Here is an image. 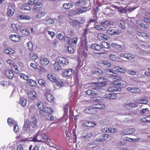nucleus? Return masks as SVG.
I'll return each instance as SVG.
<instances>
[{
	"label": "nucleus",
	"mask_w": 150,
	"mask_h": 150,
	"mask_svg": "<svg viewBox=\"0 0 150 150\" xmlns=\"http://www.w3.org/2000/svg\"><path fill=\"white\" fill-rule=\"evenodd\" d=\"M38 127V120L34 115H32L29 120L26 119L24 122L23 129L25 132H28L32 130L36 129Z\"/></svg>",
	"instance_id": "nucleus-1"
},
{
	"label": "nucleus",
	"mask_w": 150,
	"mask_h": 150,
	"mask_svg": "<svg viewBox=\"0 0 150 150\" xmlns=\"http://www.w3.org/2000/svg\"><path fill=\"white\" fill-rule=\"evenodd\" d=\"M122 87L120 82L117 83H113L111 86L108 88L107 90L109 92L120 91L122 90L121 88Z\"/></svg>",
	"instance_id": "nucleus-2"
},
{
	"label": "nucleus",
	"mask_w": 150,
	"mask_h": 150,
	"mask_svg": "<svg viewBox=\"0 0 150 150\" xmlns=\"http://www.w3.org/2000/svg\"><path fill=\"white\" fill-rule=\"evenodd\" d=\"M85 21L84 18L78 17L75 18L72 21L70 22V24L71 25L76 26L77 25L83 23Z\"/></svg>",
	"instance_id": "nucleus-3"
},
{
	"label": "nucleus",
	"mask_w": 150,
	"mask_h": 150,
	"mask_svg": "<svg viewBox=\"0 0 150 150\" xmlns=\"http://www.w3.org/2000/svg\"><path fill=\"white\" fill-rule=\"evenodd\" d=\"M84 111L86 113L90 114H96L97 112L93 105L90 107H87L84 110Z\"/></svg>",
	"instance_id": "nucleus-4"
},
{
	"label": "nucleus",
	"mask_w": 150,
	"mask_h": 150,
	"mask_svg": "<svg viewBox=\"0 0 150 150\" xmlns=\"http://www.w3.org/2000/svg\"><path fill=\"white\" fill-rule=\"evenodd\" d=\"M57 60L58 62L64 65L67 66L69 63L68 60L64 57H58L57 59Z\"/></svg>",
	"instance_id": "nucleus-5"
},
{
	"label": "nucleus",
	"mask_w": 150,
	"mask_h": 150,
	"mask_svg": "<svg viewBox=\"0 0 150 150\" xmlns=\"http://www.w3.org/2000/svg\"><path fill=\"white\" fill-rule=\"evenodd\" d=\"M121 32L120 30L117 29H112L108 30L107 31V33L110 35H117L119 34Z\"/></svg>",
	"instance_id": "nucleus-6"
},
{
	"label": "nucleus",
	"mask_w": 150,
	"mask_h": 150,
	"mask_svg": "<svg viewBox=\"0 0 150 150\" xmlns=\"http://www.w3.org/2000/svg\"><path fill=\"white\" fill-rule=\"evenodd\" d=\"M108 70L109 72H112V74H110V75L111 76H110L111 78L112 79H114V80H113L114 82L120 81L121 80V78L117 75L116 73H114L113 71H112V70L108 69Z\"/></svg>",
	"instance_id": "nucleus-7"
},
{
	"label": "nucleus",
	"mask_w": 150,
	"mask_h": 150,
	"mask_svg": "<svg viewBox=\"0 0 150 150\" xmlns=\"http://www.w3.org/2000/svg\"><path fill=\"white\" fill-rule=\"evenodd\" d=\"M17 17L18 20H29L31 19L30 17L25 13L18 14Z\"/></svg>",
	"instance_id": "nucleus-8"
},
{
	"label": "nucleus",
	"mask_w": 150,
	"mask_h": 150,
	"mask_svg": "<svg viewBox=\"0 0 150 150\" xmlns=\"http://www.w3.org/2000/svg\"><path fill=\"white\" fill-rule=\"evenodd\" d=\"M104 86V83L103 82H100L98 83L97 82L93 83L91 84V87L93 89H96L99 88V87L103 86Z\"/></svg>",
	"instance_id": "nucleus-9"
},
{
	"label": "nucleus",
	"mask_w": 150,
	"mask_h": 150,
	"mask_svg": "<svg viewBox=\"0 0 150 150\" xmlns=\"http://www.w3.org/2000/svg\"><path fill=\"white\" fill-rule=\"evenodd\" d=\"M117 97V94L116 93H107L103 96L104 98L110 100L116 99Z\"/></svg>",
	"instance_id": "nucleus-10"
},
{
	"label": "nucleus",
	"mask_w": 150,
	"mask_h": 150,
	"mask_svg": "<svg viewBox=\"0 0 150 150\" xmlns=\"http://www.w3.org/2000/svg\"><path fill=\"white\" fill-rule=\"evenodd\" d=\"M127 90L133 93H139L141 92V90L140 88L135 87H128L127 88Z\"/></svg>",
	"instance_id": "nucleus-11"
},
{
	"label": "nucleus",
	"mask_w": 150,
	"mask_h": 150,
	"mask_svg": "<svg viewBox=\"0 0 150 150\" xmlns=\"http://www.w3.org/2000/svg\"><path fill=\"white\" fill-rule=\"evenodd\" d=\"M39 63L42 66H45L49 63V61L47 58L41 57L39 59Z\"/></svg>",
	"instance_id": "nucleus-12"
},
{
	"label": "nucleus",
	"mask_w": 150,
	"mask_h": 150,
	"mask_svg": "<svg viewBox=\"0 0 150 150\" xmlns=\"http://www.w3.org/2000/svg\"><path fill=\"white\" fill-rule=\"evenodd\" d=\"M74 73V71L71 69H66L62 73L63 75L65 76H70Z\"/></svg>",
	"instance_id": "nucleus-13"
},
{
	"label": "nucleus",
	"mask_w": 150,
	"mask_h": 150,
	"mask_svg": "<svg viewBox=\"0 0 150 150\" xmlns=\"http://www.w3.org/2000/svg\"><path fill=\"white\" fill-rule=\"evenodd\" d=\"M9 38L15 42H18L21 40V37L18 35H9Z\"/></svg>",
	"instance_id": "nucleus-14"
},
{
	"label": "nucleus",
	"mask_w": 150,
	"mask_h": 150,
	"mask_svg": "<svg viewBox=\"0 0 150 150\" xmlns=\"http://www.w3.org/2000/svg\"><path fill=\"white\" fill-rule=\"evenodd\" d=\"M97 38L100 40H105L108 39L109 37L104 34L99 33L98 35Z\"/></svg>",
	"instance_id": "nucleus-15"
},
{
	"label": "nucleus",
	"mask_w": 150,
	"mask_h": 150,
	"mask_svg": "<svg viewBox=\"0 0 150 150\" xmlns=\"http://www.w3.org/2000/svg\"><path fill=\"white\" fill-rule=\"evenodd\" d=\"M5 74V76L10 79H12L14 77V75L12 71L9 69L6 70Z\"/></svg>",
	"instance_id": "nucleus-16"
},
{
	"label": "nucleus",
	"mask_w": 150,
	"mask_h": 150,
	"mask_svg": "<svg viewBox=\"0 0 150 150\" xmlns=\"http://www.w3.org/2000/svg\"><path fill=\"white\" fill-rule=\"evenodd\" d=\"M86 8H82L80 9H77L74 11V14L75 15L79 14L87 11Z\"/></svg>",
	"instance_id": "nucleus-17"
},
{
	"label": "nucleus",
	"mask_w": 150,
	"mask_h": 150,
	"mask_svg": "<svg viewBox=\"0 0 150 150\" xmlns=\"http://www.w3.org/2000/svg\"><path fill=\"white\" fill-rule=\"evenodd\" d=\"M14 13V9L12 6H9L8 8L7 15L9 16H12Z\"/></svg>",
	"instance_id": "nucleus-18"
},
{
	"label": "nucleus",
	"mask_w": 150,
	"mask_h": 150,
	"mask_svg": "<svg viewBox=\"0 0 150 150\" xmlns=\"http://www.w3.org/2000/svg\"><path fill=\"white\" fill-rule=\"evenodd\" d=\"M28 95L29 98L32 99H35L37 96L36 93L34 91H30L28 93Z\"/></svg>",
	"instance_id": "nucleus-19"
},
{
	"label": "nucleus",
	"mask_w": 150,
	"mask_h": 150,
	"mask_svg": "<svg viewBox=\"0 0 150 150\" xmlns=\"http://www.w3.org/2000/svg\"><path fill=\"white\" fill-rule=\"evenodd\" d=\"M96 110L103 109L105 107V105L102 103H98L93 105Z\"/></svg>",
	"instance_id": "nucleus-20"
},
{
	"label": "nucleus",
	"mask_w": 150,
	"mask_h": 150,
	"mask_svg": "<svg viewBox=\"0 0 150 150\" xmlns=\"http://www.w3.org/2000/svg\"><path fill=\"white\" fill-rule=\"evenodd\" d=\"M120 56L121 57H124L129 60L132 59L134 57L132 55L127 53L121 54H120Z\"/></svg>",
	"instance_id": "nucleus-21"
},
{
	"label": "nucleus",
	"mask_w": 150,
	"mask_h": 150,
	"mask_svg": "<svg viewBox=\"0 0 150 150\" xmlns=\"http://www.w3.org/2000/svg\"><path fill=\"white\" fill-rule=\"evenodd\" d=\"M91 48L97 51H100L102 49L101 45L97 44H93L91 45Z\"/></svg>",
	"instance_id": "nucleus-22"
},
{
	"label": "nucleus",
	"mask_w": 150,
	"mask_h": 150,
	"mask_svg": "<svg viewBox=\"0 0 150 150\" xmlns=\"http://www.w3.org/2000/svg\"><path fill=\"white\" fill-rule=\"evenodd\" d=\"M46 15L45 12L43 11H40L38 12L35 16V17L36 19H42L43 17Z\"/></svg>",
	"instance_id": "nucleus-23"
},
{
	"label": "nucleus",
	"mask_w": 150,
	"mask_h": 150,
	"mask_svg": "<svg viewBox=\"0 0 150 150\" xmlns=\"http://www.w3.org/2000/svg\"><path fill=\"white\" fill-rule=\"evenodd\" d=\"M86 4V0H79L75 4V5L77 6L82 7L84 6Z\"/></svg>",
	"instance_id": "nucleus-24"
},
{
	"label": "nucleus",
	"mask_w": 150,
	"mask_h": 150,
	"mask_svg": "<svg viewBox=\"0 0 150 150\" xmlns=\"http://www.w3.org/2000/svg\"><path fill=\"white\" fill-rule=\"evenodd\" d=\"M105 23H104L103 24H102L103 25H98L96 26L95 28L98 30H101L103 31L106 30L107 28L106 27L104 26Z\"/></svg>",
	"instance_id": "nucleus-25"
},
{
	"label": "nucleus",
	"mask_w": 150,
	"mask_h": 150,
	"mask_svg": "<svg viewBox=\"0 0 150 150\" xmlns=\"http://www.w3.org/2000/svg\"><path fill=\"white\" fill-rule=\"evenodd\" d=\"M136 102L140 104H146L148 102V101L146 98H142L140 100H137Z\"/></svg>",
	"instance_id": "nucleus-26"
},
{
	"label": "nucleus",
	"mask_w": 150,
	"mask_h": 150,
	"mask_svg": "<svg viewBox=\"0 0 150 150\" xmlns=\"http://www.w3.org/2000/svg\"><path fill=\"white\" fill-rule=\"evenodd\" d=\"M53 67L54 69L57 71H59L62 69V67L57 62H55L53 65Z\"/></svg>",
	"instance_id": "nucleus-27"
},
{
	"label": "nucleus",
	"mask_w": 150,
	"mask_h": 150,
	"mask_svg": "<svg viewBox=\"0 0 150 150\" xmlns=\"http://www.w3.org/2000/svg\"><path fill=\"white\" fill-rule=\"evenodd\" d=\"M47 77L51 81L54 83L57 82V79L54 75L51 74H49L47 75Z\"/></svg>",
	"instance_id": "nucleus-28"
},
{
	"label": "nucleus",
	"mask_w": 150,
	"mask_h": 150,
	"mask_svg": "<svg viewBox=\"0 0 150 150\" xmlns=\"http://www.w3.org/2000/svg\"><path fill=\"white\" fill-rule=\"evenodd\" d=\"M11 68L12 70L15 73L18 74L19 73V70H18V67L14 63L11 66Z\"/></svg>",
	"instance_id": "nucleus-29"
},
{
	"label": "nucleus",
	"mask_w": 150,
	"mask_h": 150,
	"mask_svg": "<svg viewBox=\"0 0 150 150\" xmlns=\"http://www.w3.org/2000/svg\"><path fill=\"white\" fill-rule=\"evenodd\" d=\"M117 129L115 128L109 127L108 128H106V132L110 133H114L117 132Z\"/></svg>",
	"instance_id": "nucleus-30"
},
{
	"label": "nucleus",
	"mask_w": 150,
	"mask_h": 150,
	"mask_svg": "<svg viewBox=\"0 0 150 150\" xmlns=\"http://www.w3.org/2000/svg\"><path fill=\"white\" fill-rule=\"evenodd\" d=\"M86 93L88 95L95 96H97V94L94 91L91 90H88L85 91Z\"/></svg>",
	"instance_id": "nucleus-31"
},
{
	"label": "nucleus",
	"mask_w": 150,
	"mask_h": 150,
	"mask_svg": "<svg viewBox=\"0 0 150 150\" xmlns=\"http://www.w3.org/2000/svg\"><path fill=\"white\" fill-rule=\"evenodd\" d=\"M73 5L71 3H68L64 4L63 5V8L65 9H68L72 8Z\"/></svg>",
	"instance_id": "nucleus-32"
},
{
	"label": "nucleus",
	"mask_w": 150,
	"mask_h": 150,
	"mask_svg": "<svg viewBox=\"0 0 150 150\" xmlns=\"http://www.w3.org/2000/svg\"><path fill=\"white\" fill-rule=\"evenodd\" d=\"M43 109L44 110L46 113L51 114L53 112V110L50 108L48 107H43Z\"/></svg>",
	"instance_id": "nucleus-33"
},
{
	"label": "nucleus",
	"mask_w": 150,
	"mask_h": 150,
	"mask_svg": "<svg viewBox=\"0 0 150 150\" xmlns=\"http://www.w3.org/2000/svg\"><path fill=\"white\" fill-rule=\"evenodd\" d=\"M125 21L120 20L118 21V25L120 28L124 29L125 28Z\"/></svg>",
	"instance_id": "nucleus-34"
},
{
	"label": "nucleus",
	"mask_w": 150,
	"mask_h": 150,
	"mask_svg": "<svg viewBox=\"0 0 150 150\" xmlns=\"http://www.w3.org/2000/svg\"><path fill=\"white\" fill-rule=\"evenodd\" d=\"M47 100L49 102H52L54 101V98L50 94H47V96H45Z\"/></svg>",
	"instance_id": "nucleus-35"
},
{
	"label": "nucleus",
	"mask_w": 150,
	"mask_h": 150,
	"mask_svg": "<svg viewBox=\"0 0 150 150\" xmlns=\"http://www.w3.org/2000/svg\"><path fill=\"white\" fill-rule=\"evenodd\" d=\"M114 69L115 71H117L120 72L125 73L126 72L125 69L122 68L118 66L115 67Z\"/></svg>",
	"instance_id": "nucleus-36"
},
{
	"label": "nucleus",
	"mask_w": 150,
	"mask_h": 150,
	"mask_svg": "<svg viewBox=\"0 0 150 150\" xmlns=\"http://www.w3.org/2000/svg\"><path fill=\"white\" fill-rule=\"evenodd\" d=\"M30 58L31 60L34 61L36 60L38 58V56L37 54L33 53H31L30 54Z\"/></svg>",
	"instance_id": "nucleus-37"
},
{
	"label": "nucleus",
	"mask_w": 150,
	"mask_h": 150,
	"mask_svg": "<svg viewBox=\"0 0 150 150\" xmlns=\"http://www.w3.org/2000/svg\"><path fill=\"white\" fill-rule=\"evenodd\" d=\"M4 52L5 53L7 54H11L15 53V51L10 48H8L5 50Z\"/></svg>",
	"instance_id": "nucleus-38"
},
{
	"label": "nucleus",
	"mask_w": 150,
	"mask_h": 150,
	"mask_svg": "<svg viewBox=\"0 0 150 150\" xmlns=\"http://www.w3.org/2000/svg\"><path fill=\"white\" fill-rule=\"evenodd\" d=\"M28 84L32 87L35 86L37 84L36 81L32 79H30L29 80L28 83Z\"/></svg>",
	"instance_id": "nucleus-39"
},
{
	"label": "nucleus",
	"mask_w": 150,
	"mask_h": 150,
	"mask_svg": "<svg viewBox=\"0 0 150 150\" xmlns=\"http://www.w3.org/2000/svg\"><path fill=\"white\" fill-rule=\"evenodd\" d=\"M29 4H24L22 6L21 9H22L30 10L31 9V7L29 6Z\"/></svg>",
	"instance_id": "nucleus-40"
},
{
	"label": "nucleus",
	"mask_w": 150,
	"mask_h": 150,
	"mask_svg": "<svg viewBox=\"0 0 150 150\" xmlns=\"http://www.w3.org/2000/svg\"><path fill=\"white\" fill-rule=\"evenodd\" d=\"M19 103L23 107L25 106L27 103V100L23 98H21L20 100Z\"/></svg>",
	"instance_id": "nucleus-41"
},
{
	"label": "nucleus",
	"mask_w": 150,
	"mask_h": 150,
	"mask_svg": "<svg viewBox=\"0 0 150 150\" xmlns=\"http://www.w3.org/2000/svg\"><path fill=\"white\" fill-rule=\"evenodd\" d=\"M137 34L140 37L144 38H147V35L146 34L144 33L141 32L139 31H137Z\"/></svg>",
	"instance_id": "nucleus-42"
},
{
	"label": "nucleus",
	"mask_w": 150,
	"mask_h": 150,
	"mask_svg": "<svg viewBox=\"0 0 150 150\" xmlns=\"http://www.w3.org/2000/svg\"><path fill=\"white\" fill-rule=\"evenodd\" d=\"M117 9L121 13H126L127 12L126 9L122 7H118Z\"/></svg>",
	"instance_id": "nucleus-43"
},
{
	"label": "nucleus",
	"mask_w": 150,
	"mask_h": 150,
	"mask_svg": "<svg viewBox=\"0 0 150 150\" xmlns=\"http://www.w3.org/2000/svg\"><path fill=\"white\" fill-rule=\"evenodd\" d=\"M26 46L28 47L29 50L30 51H32L33 50V45L32 42L29 41L28 43L26 44Z\"/></svg>",
	"instance_id": "nucleus-44"
},
{
	"label": "nucleus",
	"mask_w": 150,
	"mask_h": 150,
	"mask_svg": "<svg viewBox=\"0 0 150 150\" xmlns=\"http://www.w3.org/2000/svg\"><path fill=\"white\" fill-rule=\"evenodd\" d=\"M42 8V6L40 5H36L33 8V10L35 11H39L41 10Z\"/></svg>",
	"instance_id": "nucleus-45"
},
{
	"label": "nucleus",
	"mask_w": 150,
	"mask_h": 150,
	"mask_svg": "<svg viewBox=\"0 0 150 150\" xmlns=\"http://www.w3.org/2000/svg\"><path fill=\"white\" fill-rule=\"evenodd\" d=\"M90 34V29L86 28L84 30L82 34V35H84L87 37L88 35L89 36Z\"/></svg>",
	"instance_id": "nucleus-46"
},
{
	"label": "nucleus",
	"mask_w": 150,
	"mask_h": 150,
	"mask_svg": "<svg viewBox=\"0 0 150 150\" xmlns=\"http://www.w3.org/2000/svg\"><path fill=\"white\" fill-rule=\"evenodd\" d=\"M86 36L84 35H82L81 37V44L82 45L86 44Z\"/></svg>",
	"instance_id": "nucleus-47"
},
{
	"label": "nucleus",
	"mask_w": 150,
	"mask_h": 150,
	"mask_svg": "<svg viewBox=\"0 0 150 150\" xmlns=\"http://www.w3.org/2000/svg\"><path fill=\"white\" fill-rule=\"evenodd\" d=\"M39 84L42 86H45L46 83L45 80L42 79H40L38 80Z\"/></svg>",
	"instance_id": "nucleus-48"
},
{
	"label": "nucleus",
	"mask_w": 150,
	"mask_h": 150,
	"mask_svg": "<svg viewBox=\"0 0 150 150\" xmlns=\"http://www.w3.org/2000/svg\"><path fill=\"white\" fill-rule=\"evenodd\" d=\"M11 28L13 30L16 31L18 30L19 29V26L17 24H12L11 25Z\"/></svg>",
	"instance_id": "nucleus-49"
},
{
	"label": "nucleus",
	"mask_w": 150,
	"mask_h": 150,
	"mask_svg": "<svg viewBox=\"0 0 150 150\" xmlns=\"http://www.w3.org/2000/svg\"><path fill=\"white\" fill-rule=\"evenodd\" d=\"M141 113L142 115H146L149 113V111L147 108L143 109L141 110Z\"/></svg>",
	"instance_id": "nucleus-50"
},
{
	"label": "nucleus",
	"mask_w": 150,
	"mask_h": 150,
	"mask_svg": "<svg viewBox=\"0 0 150 150\" xmlns=\"http://www.w3.org/2000/svg\"><path fill=\"white\" fill-rule=\"evenodd\" d=\"M39 0H29L28 3L29 5L36 4L38 2Z\"/></svg>",
	"instance_id": "nucleus-51"
},
{
	"label": "nucleus",
	"mask_w": 150,
	"mask_h": 150,
	"mask_svg": "<svg viewBox=\"0 0 150 150\" xmlns=\"http://www.w3.org/2000/svg\"><path fill=\"white\" fill-rule=\"evenodd\" d=\"M112 45L113 47H115V49L118 50H120L122 48L121 45H117L115 43H112Z\"/></svg>",
	"instance_id": "nucleus-52"
},
{
	"label": "nucleus",
	"mask_w": 150,
	"mask_h": 150,
	"mask_svg": "<svg viewBox=\"0 0 150 150\" xmlns=\"http://www.w3.org/2000/svg\"><path fill=\"white\" fill-rule=\"evenodd\" d=\"M126 106L128 108H131L136 107V106L134 103H130L126 104Z\"/></svg>",
	"instance_id": "nucleus-53"
},
{
	"label": "nucleus",
	"mask_w": 150,
	"mask_h": 150,
	"mask_svg": "<svg viewBox=\"0 0 150 150\" xmlns=\"http://www.w3.org/2000/svg\"><path fill=\"white\" fill-rule=\"evenodd\" d=\"M87 48H86V49H84L82 52V56L85 58L87 56V53L86 52H87Z\"/></svg>",
	"instance_id": "nucleus-54"
},
{
	"label": "nucleus",
	"mask_w": 150,
	"mask_h": 150,
	"mask_svg": "<svg viewBox=\"0 0 150 150\" xmlns=\"http://www.w3.org/2000/svg\"><path fill=\"white\" fill-rule=\"evenodd\" d=\"M20 77L24 80L28 81V79L29 77L28 75L23 74H21L20 75Z\"/></svg>",
	"instance_id": "nucleus-55"
},
{
	"label": "nucleus",
	"mask_w": 150,
	"mask_h": 150,
	"mask_svg": "<svg viewBox=\"0 0 150 150\" xmlns=\"http://www.w3.org/2000/svg\"><path fill=\"white\" fill-rule=\"evenodd\" d=\"M23 35L24 36H27L29 35L30 32L27 29H23L22 30Z\"/></svg>",
	"instance_id": "nucleus-56"
},
{
	"label": "nucleus",
	"mask_w": 150,
	"mask_h": 150,
	"mask_svg": "<svg viewBox=\"0 0 150 150\" xmlns=\"http://www.w3.org/2000/svg\"><path fill=\"white\" fill-rule=\"evenodd\" d=\"M9 84V82H8L7 81H1V84L4 87H6Z\"/></svg>",
	"instance_id": "nucleus-57"
},
{
	"label": "nucleus",
	"mask_w": 150,
	"mask_h": 150,
	"mask_svg": "<svg viewBox=\"0 0 150 150\" xmlns=\"http://www.w3.org/2000/svg\"><path fill=\"white\" fill-rule=\"evenodd\" d=\"M93 136V134L91 133H90L86 134L85 135L82 136L83 138H91Z\"/></svg>",
	"instance_id": "nucleus-58"
},
{
	"label": "nucleus",
	"mask_w": 150,
	"mask_h": 150,
	"mask_svg": "<svg viewBox=\"0 0 150 150\" xmlns=\"http://www.w3.org/2000/svg\"><path fill=\"white\" fill-rule=\"evenodd\" d=\"M47 23L48 25L52 24L54 23V20L51 18H49L46 20Z\"/></svg>",
	"instance_id": "nucleus-59"
},
{
	"label": "nucleus",
	"mask_w": 150,
	"mask_h": 150,
	"mask_svg": "<svg viewBox=\"0 0 150 150\" xmlns=\"http://www.w3.org/2000/svg\"><path fill=\"white\" fill-rule=\"evenodd\" d=\"M56 84L59 86L60 87H62L64 85V83L61 80L58 81L57 80V82H55Z\"/></svg>",
	"instance_id": "nucleus-60"
},
{
	"label": "nucleus",
	"mask_w": 150,
	"mask_h": 150,
	"mask_svg": "<svg viewBox=\"0 0 150 150\" xmlns=\"http://www.w3.org/2000/svg\"><path fill=\"white\" fill-rule=\"evenodd\" d=\"M64 41L67 43L69 45H71L72 44V42L71 41V39L70 38L68 37H66L64 38Z\"/></svg>",
	"instance_id": "nucleus-61"
},
{
	"label": "nucleus",
	"mask_w": 150,
	"mask_h": 150,
	"mask_svg": "<svg viewBox=\"0 0 150 150\" xmlns=\"http://www.w3.org/2000/svg\"><path fill=\"white\" fill-rule=\"evenodd\" d=\"M54 118V117L51 115H49L46 117V119L49 121H53Z\"/></svg>",
	"instance_id": "nucleus-62"
},
{
	"label": "nucleus",
	"mask_w": 150,
	"mask_h": 150,
	"mask_svg": "<svg viewBox=\"0 0 150 150\" xmlns=\"http://www.w3.org/2000/svg\"><path fill=\"white\" fill-rule=\"evenodd\" d=\"M46 112L43 109L40 110V115L42 116H44L46 115Z\"/></svg>",
	"instance_id": "nucleus-63"
},
{
	"label": "nucleus",
	"mask_w": 150,
	"mask_h": 150,
	"mask_svg": "<svg viewBox=\"0 0 150 150\" xmlns=\"http://www.w3.org/2000/svg\"><path fill=\"white\" fill-rule=\"evenodd\" d=\"M102 46L103 47L105 48H108L110 47V45L108 43L106 42H104L103 43Z\"/></svg>",
	"instance_id": "nucleus-64"
}]
</instances>
